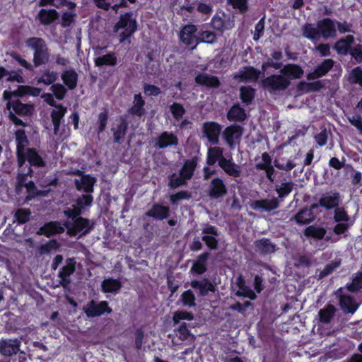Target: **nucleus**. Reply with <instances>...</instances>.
Masks as SVG:
<instances>
[{"instance_id": "f257e3e1", "label": "nucleus", "mask_w": 362, "mask_h": 362, "mask_svg": "<svg viewBox=\"0 0 362 362\" xmlns=\"http://www.w3.org/2000/svg\"><path fill=\"white\" fill-rule=\"evenodd\" d=\"M16 143V157L18 173L16 176L17 186L23 187L26 185L28 177H44L41 171L35 172V169L47 168V161L43 153L34 147H28L30 141L24 129H18L14 132Z\"/></svg>"}, {"instance_id": "f03ea898", "label": "nucleus", "mask_w": 362, "mask_h": 362, "mask_svg": "<svg viewBox=\"0 0 362 362\" xmlns=\"http://www.w3.org/2000/svg\"><path fill=\"white\" fill-rule=\"evenodd\" d=\"M6 108L8 110V117L9 120L16 127H25L28 124L23 122L20 117H30L35 110L33 104L23 103L21 100H10L6 103Z\"/></svg>"}, {"instance_id": "7ed1b4c3", "label": "nucleus", "mask_w": 362, "mask_h": 362, "mask_svg": "<svg viewBox=\"0 0 362 362\" xmlns=\"http://www.w3.org/2000/svg\"><path fill=\"white\" fill-rule=\"evenodd\" d=\"M26 46L33 51V62L35 68L45 65L49 60V52L45 40L39 37H31L25 40Z\"/></svg>"}, {"instance_id": "20e7f679", "label": "nucleus", "mask_w": 362, "mask_h": 362, "mask_svg": "<svg viewBox=\"0 0 362 362\" xmlns=\"http://www.w3.org/2000/svg\"><path fill=\"white\" fill-rule=\"evenodd\" d=\"M132 16L133 13L130 11L122 14L113 28L115 33L117 32L119 29L124 30L119 35V41L120 43L129 39L137 30V22L135 18H132Z\"/></svg>"}, {"instance_id": "39448f33", "label": "nucleus", "mask_w": 362, "mask_h": 362, "mask_svg": "<svg viewBox=\"0 0 362 362\" xmlns=\"http://www.w3.org/2000/svg\"><path fill=\"white\" fill-rule=\"evenodd\" d=\"M291 82L282 74H272L262 79V87L270 93H276L286 90L291 86Z\"/></svg>"}, {"instance_id": "423d86ee", "label": "nucleus", "mask_w": 362, "mask_h": 362, "mask_svg": "<svg viewBox=\"0 0 362 362\" xmlns=\"http://www.w3.org/2000/svg\"><path fill=\"white\" fill-rule=\"evenodd\" d=\"M179 39L190 50L196 49L199 45L197 26L192 23L185 25L180 31Z\"/></svg>"}, {"instance_id": "0eeeda50", "label": "nucleus", "mask_w": 362, "mask_h": 362, "mask_svg": "<svg viewBox=\"0 0 362 362\" xmlns=\"http://www.w3.org/2000/svg\"><path fill=\"white\" fill-rule=\"evenodd\" d=\"M83 310L86 316L91 318L112 313V309L106 300L97 302L95 300H91L83 307Z\"/></svg>"}, {"instance_id": "6e6552de", "label": "nucleus", "mask_w": 362, "mask_h": 362, "mask_svg": "<svg viewBox=\"0 0 362 362\" xmlns=\"http://www.w3.org/2000/svg\"><path fill=\"white\" fill-rule=\"evenodd\" d=\"M202 233L203 234L202 240L207 248L209 250H216L218 248V240L217 238L221 233L218 228L209 223H205L203 225Z\"/></svg>"}, {"instance_id": "1a4fd4ad", "label": "nucleus", "mask_w": 362, "mask_h": 362, "mask_svg": "<svg viewBox=\"0 0 362 362\" xmlns=\"http://www.w3.org/2000/svg\"><path fill=\"white\" fill-rule=\"evenodd\" d=\"M64 226L67 229L70 235H76L80 232H82V234L85 235L93 230V223L90 224L89 219L79 216L74 221L72 224L66 221Z\"/></svg>"}, {"instance_id": "9d476101", "label": "nucleus", "mask_w": 362, "mask_h": 362, "mask_svg": "<svg viewBox=\"0 0 362 362\" xmlns=\"http://www.w3.org/2000/svg\"><path fill=\"white\" fill-rule=\"evenodd\" d=\"M210 25L213 29L222 34L231 30L235 26V21L233 17L222 11L212 17Z\"/></svg>"}, {"instance_id": "9b49d317", "label": "nucleus", "mask_w": 362, "mask_h": 362, "mask_svg": "<svg viewBox=\"0 0 362 362\" xmlns=\"http://www.w3.org/2000/svg\"><path fill=\"white\" fill-rule=\"evenodd\" d=\"M76 261L74 257H69L65 260V264L59 269L58 277L59 278V284L66 288L71 284L70 276L76 272Z\"/></svg>"}, {"instance_id": "f8f14e48", "label": "nucleus", "mask_w": 362, "mask_h": 362, "mask_svg": "<svg viewBox=\"0 0 362 362\" xmlns=\"http://www.w3.org/2000/svg\"><path fill=\"white\" fill-rule=\"evenodd\" d=\"M243 133V128L241 126L232 124L224 129L223 137L227 145L233 149L240 144Z\"/></svg>"}, {"instance_id": "ddd939ff", "label": "nucleus", "mask_w": 362, "mask_h": 362, "mask_svg": "<svg viewBox=\"0 0 362 362\" xmlns=\"http://www.w3.org/2000/svg\"><path fill=\"white\" fill-rule=\"evenodd\" d=\"M341 202V197L340 193L338 192H329L323 194L317 203V209L319 206H321L326 209L327 211H329L332 209H335L338 207Z\"/></svg>"}, {"instance_id": "4468645a", "label": "nucleus", "mask_w": 362, "mask_h": 362, "mask_svg": "<svg viewBox=\"0 0 362 362\" xmlns=\"http://www.w3.org/2000/svg\"><path fill=\"white\" fill-rule=\"evenodd\" d=\"M222 127L216 122L208 121L203 124L202 131L208 141L213 145L219 142V136Z\"/></svg>"}, {"instance_id": "2eb2a0df", "label": "nucleus", "mask_w": 362, "mask_h": 362, "mask_svg": "<svg viewBox=\"0 0 362 362\" xmlns=\"http://www.w3.org/2000/svg\"><path fill=\"white\" fill-rule=\"evenodd\" d=\"M228 189L224 181L221 177L213 178L209 184L208 196L211 199H218L227 194Z\"/></svg>"}, {"instance_id": "dca6fc26", "label": "nucleus", "mask_w": 362, "mask_h": 362, "mask_svg": "<svg viewBox=\"0 0 362 362\" xmlns=\"http://www.w3.org/2000/svg\"><path fill=\"white\" fill-rule=\"evenodd\" d=\"M320 37L325 39L334 38L337 35L335 21L329 18H325L317 22Z\"/></svg>"}, {"instance_id": "f3484780", "label": "nucleus", "mask_w": 362, "mask_h": 362, "mask_svg": "<svg viewBox=\"0 0 362 362\" xmlns=\"http://www.w3.org/2000/svg\"><path fill=\"white\" fill-rule=\"evenodd\" d=\"M316 209H317V204L313 203L309 207L300 209L294 216L293 219L300 226L309 224L316 218V214L314 213Z\"/></svg>"}, {"instance_id": "a211bd4d", "label": "nucleus", "mask_w": 362, "mask_h": 362, "mask_svg": "<svg viewBox=\"0 0 362 362\" xmlns=\"http://www.w3.org/2000/svg\"><path fill=\"white\" fill-rule=\"evenodd\" d=\"M178 144L179 141L177 135L172 132H163L155 139V146L160 149L177 146Z\"/></svg>"}, {"instance_id": "6ab92c4d", "label": "nucleus", "mask_w": 362, "mask_h": 362, "mask_svg": "<svg viewBox=\"0 0 362 362\" xmlns=\"http://www.w3.org/2000/svg\"><path fill=\"white\" fill-rule=\"evenodd\" d=\"M334 65V61L332 59H324L319 65H317L313 71L307 74L308 80H315L325 76Z\"/></svg>"}, {"instance_id": "aec40b11", "label": "nucleus", "mask_w": 362, "mask_h": 362, "mask_svg": "<svg viewBox=\"0 0 362 362\" xmlns=\"http://www.w3.org/2000/svg\"><path fill=\"white\" fill-rule=\"evenodd\" d=\"M64 232V227L58 221H49L45 223L37 231L39 235H45L47 238H50L54 235L62 234Z\"/></svg>"}, {"instance_id": "412c9836", "label": "nucleus", "mask_w": 362, "mask_h": 362, "mask_svg": "<svg viewBox=\"0 0 362 362\" xmlns=\"http://www.w3.org/2000/svg\"><path fill=\"white\" fill-rule=\"evenodd\" d=\"M190 286L193 289L199 291V296H206L209 292L214 293L216 291V286L207 278L192 280Z\"/></svg>"}, {"instance_id": "4be33fe9", "label": "nucleus", "mask_w": 362, "mask_h": 362, "mask_svg": "<svg viewBox=\"0 0 362 362\" xmlns=\"http://www.w3.org/2000/svg\"><path fill=\"white\" fill-rule=\"evenodd\" d=\"M195 83L207 88H218L221 86L219 78L206 73L198 74L194 78Z\"/></svg>"}, {"instance_id": "5701e85b", "label": "nucleus", "mask_w": 362, "mask_h": 362, "mask_svg": "<svg viewBox=\"0 0 362 362\" xmlns=\"http://www.w3.org/2000/svg\"><path fill=\"white\" fill-rule=\"evenodd\" d=\"M209 257L210 253L209 252H204L198 255L190 268V273L197 275L204 274L207 271V262Z\"/></svg>"}, {"instance_id": "b1692460", "label": "nucleus", "mask_w": 362, "mask_h": 362, "mask_svg": "<svg viewBox=\"0 0 362 362\" xmlns=\"http://www.w3.org/2000/svg\"><path fill=\"white\" fill-rule=\"evenodd\" d=\"M254 249L261 255H267L274 253L276 250V246L270 239L262 238L254 242Z\"/></svg>"}, {"instance_id": "393cba45", "label": "nucleus", "mask_w": 362, "mask_h": 362, "mask_svg": "<svg viewBox=\"0 0 362 362\" xmlns=\"http://www.w3.org/2000/svg\"><path fill=\"white\" fill-rule=\"evenodd\" d=\"M262 72L252 66H246L243 70H240L239 73L234 75L233 78H240L242 81H257Z\"/></svg>"}, {"instance_id": "a878e982", "label": "nucleus", "mask_w": 362, "mask_h": 362, "mask_svg": "<svg viewBox=\"0 0 362 362\" xmlns=\"http://www.w3.org/2000/svg\"><path fill=\"white\" fill-rule=\"evenodd\" d=\"M251 206L254 210L262 209L267 212H270L280 206V201L276 197H272L271 199H259L254 201Z\"/></svg>"}, {"instance_id": "bb28decb", "label": "nucleus", "mask_w": 362, "mask_h": 362, "mask_svg": "<svg viewBox=\"0 0 362 362\" xmlns=\"http://www.w3.org/2000/svg\"><path fill=\"white\" fill-rule=\"evenodd\" d=\"M170 207L156 203L146 212V216L156 220H164L170 216Z\"/></svg>"}, {"instance_id": "cd10ccee", "label": "nucleus", "mask_w": 362, "mask_h": 362, "mask_svg": "<svg viewBox=\"0 0 362 362\" xmlns=\"http://www.w3.org/2000/svg\"><path fill=\"white\" fill-rule=\"evenodd\" d=\"M280 73L291 81L293 79L300 78L303 75L302 67L296 64H287L281 68Z\"/></svg>"}, {"instance_id": "c85d7f7f", "label": "nucleus", "mask_w": 362, "mask_h": 362, "mask_svg": "<svg viewBox=\"0 0 362 362\" xmlns=\"http://www.w3.org/2000/svg\"><path fill=\"white\" fill-rule=\"evenodd\" d=\"M228 176L233 177H239L241 175V168L236 164L233 158H225L220 163L219 166Z\"/></svg>"}, {"instance_id": "c756f323", "label": "nucleus", "mask_w": 362, "mask_h": 362, "mask_svg": "<svg viewBox=\"0 0 362 362\" xmlns=\"http://www.w3.org/2000/svg\"><path fill=\"white\" fill-rule=\"evenodd\" d=\"M339 305L344 314H351L356 313L359 307L354 297L347 294L346 296H341L339 301Z\"/></svg>"}, {"instance_id": "7c9ffc66", "label": "nucleus", "mask_w": 362, "mask_h": 362, "mask_svg": "<svg viewBox=\"0 0 362 362\" xmlns=\"http://www.w3.org/2000/svg\"><path fill=\"white\" fill-rule=\"evenodd\" d=\"M145 104L146 103L141 93L135 94L134 95L133 105L128 109L127 112L129 115L141 117L146 113Z\"/></svg>"}, {"instance_id": "2f4dec72", "label": "nucleus", "mask_w": 362, "mask_h": 362, "mask_svg": "<svg viewBox=\"0 0 362 362\" xmlns=\"http://www.w3.org/2000/svg\"><path fill=\"white\" fill-rule=\"evenodd\" d=\"M262 162L256 164V168L257 170H264L266 176L270 182L274 181L273 175L275 173V170L272 165V158L269 154L264 152L262 154Z\"/></svg>"}, {"instance_id": "473e14b6", "label": "nucleus", "mask_w": 362, "mask_h": 362, "mask_svg": "<svg viewBox=\"0 0 362 362\" xmlns=\"http://www.w3.org/2000/svg\"><path fill=\"white\" fill-rule=\"evenodd\" d=\"M21 342L15 339H8L1 341L0 353L6 356L16 354L20 350Z\"/></svg>"}, {"instance_id": "72a5a7b5", "label": "nucleus", "mask_w": 362, "mask_h": 362, "mask_svg": "<svg viewBox=\"0 0 362 362\" xmlns=\"http://www.w3.org/2000/svg\"><path fill=\"white\" fill-rule=\"evenodd\" d=\"M59 17V13L54 8H41L37 16L40 23L44 25H49L57 20Z\"/></svg>"}, {"instance_id": "f704fd0d", "label": "nucleus", "mask_w": 362, "mask_h": 362, "mask_svg": "<svg viewBox=\"0 0 362 362\" xmlns=\"http://www.w3.org/2000/svg\"><path fill=\"white\" fill-rule=\"evenodd\" d=\"M354 42V37L351 35H348L345 37L337 40L333 47L338 54L345 56L349 53Z\"/></svg>"}, {"instance_id": "c9c22d12", "label": "nucleus", "mask_w": 362, "mask_h": 362, "mask_svg": "<svg viewBox=\"0 0 362 362\" xmlns=\"http://www.w3.org/2000/svg\"><path fill=\"white\" fill-rule=\"evenodd\" d=\"M96 182V178L90 175H84L80 180H75V185L78 190H83L86 193H91L93 192L94 185Z\"/></svg>"}, {"instance_id": "e433bc0d", "label": "nucleus", "mask_w": 362, "mask_h": 362, "mask_svg": "<svg viewBox=\"0 0 362 362\" xmlns=\"http://www.w3.org/2000/svg\"><path fill=\"white\" fill-rule=\"evenodd\" d=\"M129 128V123L127 119L124 117H121L119 123L116 127H112L111 131L112 132L114 141L115 143H121V140L126 135Z\"/></svg>"}, {"instance_id": "4c0bfd02", "label": "nucleus", "mask_w": 362, "mask_h": 362, "mask_svg": "<svg viewBox=\"0 0 362 362\" xmlns=\"http://www.w3.org/2000/svg\"><path fill=\"white\" fill-rule=\"evenodd\" d=\"M56 110H52L50 114L52 122L54 126V132L56 134L60 127L61 121L67 112V108L62 104H58Z\"/></svg>"}, {"instance_id": "58836bf2", "label": "nucleus", "mask_w": 362, "mask_h": 362, "mask_svg": "<svg viewBox=\"0 0 362 362\" xmlns=\"http://www.w3.org/2000/svg\"><path fill=\"white\" fill-rule=\"evenodd\" d=\"M326 233L327 230L325 228L315 226H309L304 230V235L307 238H313L317 240L325 238L328 242L331 240V237L329 235L325 237Z\"/></svg>"}, {"instance_id": "ea45409f", "label": "nucleus", "mask_w": 362, "mask_h": 362, "mask_svg": "<svg viewBox=\"0 0 362 362\" xmlns=\"http://www.w3.org/2000/svg\"><path fill=\"white\" fill-rule=\"evenodd\" d=\"M246 117L245 110L239 103L233 105L227 112V119L230 122H243Z\"/></svg>"}, {"instance_id": "a19ab883", "label": "nucleus", "mask_w": 362, "mask_h": 362, "mask_svg": "<svg viewBox=\"0 0 362 362\" xmlns=\"http://www.w3.org/2000/svg\"><path fill=\"white\" fill-rule=\"evenodd\" d=\"M323 87L324 84L321 81H315L313 82L301 81L296 86L298 92L303 93L317 92L320 91Z\"/></svg>"}, {"instance_id": "79ce46f5", "label": "nucleus", "mask_w": 362, "mask_h": 362, "mask_svg": "<svg viewBox=\"0 0 362 362\" xmlns=\"http://www.w3.org/2000/svg\"><path fill=\"white\" fill-rule=\"evenodd\" d=\"M198 157L194 156L191 159L186 160L182 167L180 175L187 180H190L198 164Z\"/></svg>"}, {"instance_id": "37998d69", "label": "nucleus", "mask_w": 362, "mask_h": 362, "mask_svg": "<svg viewBox=\"0 0 362 362\" xmlns=\"http://www.w3.org/2000/svg\"><path fill=\"white\" fill-rule=\"evenodd\" d=\"M63 83L69 90H74L76 88L78 83V75L74 69L65 70L61 75Z\"/></svg>"}, {"instance_id": "c03bdc74", "label": "nucleus", "mask_w": 362, "mask_h": 362, "mask_svg": "<svg viewBox=\"0 0 362 362\" xmlns=\"http://www.w3.org/2000/svg\"><path fill=\"white\" fill-rule=\"evenodd\" d=\"M226 158L223 156V149L219 146L210 147L208 149L206 163L209 165H214L217 161L220 166V163Z\"/></svg>"}, {"instance_id": "a18cd8bd", "label": "nucleus", "mask_w": 362, "mask_h": 362, "mask_svg": "<svg viewBox=\"0 0 362 362\" xmlns=\"http://www.w3.org/2000/svg\"><path fill=\"white\" fill-rule=\"evenodd\" d=\"M271 56L272 59H269L267 62H264L262 64V71L264 72L268 68H274L275 69H279L283 66V64L280 61L283 57L282 52L279 51H274Z\"/></svg>"}, {"instance_id": "49530a36", "label": "nucleus", "mask_w": 362, "mask_h": 362, "mask_svg": "<svg viewBox=\"0 0 362 362\" xmlns=\"http://www.w3.org/2000/svg\"><path fill=\"white\" fill-rule=\"evenodd\" d=\"M122 283L119 279L113 278L105 279L101 284V290L103 293H118L122 288Z\"/></svg>"}, {"instance_id": "de8ad7c7", "label": "nucleus", "mask_w": 362, "mask_h": 362, "mask_svg": "<svg viewBox=\"0 0 362 362\" xmlns=\"http://www.w3.org/2000/svg\"><path fill=\"white\" fill-rule=\"evenodd\" d=\"M94 64L97 67H101L103 66H116L117 64V59L115 52H110L106 54L95 58Z\"/></svg>"}, {"instance_id": "09e8293b", "label": "nucleus", "mask_w": 362, "mask_h": 362, "mask_svg": "<svg viewBox=\"0 0 362 362\" xmlns=\"http://www.w3.org/2000/svg\"><path fill=\"white\" fill-rule=\"evenodd\" d=\"M337 309L333 305L327 304L319 310V320L322 323L328 324L335 315Z\"/></svg>"}, {"instance_id": "8fccbe9b", "label": "nucleus", "mask_w": 362, "mask_h": 362, "mask_svg": "<svg viewBox=\"0 0 362 362\" xmlns=\"http://www.w3.org/2000/svg\"><path fill=\"white\" fill-rule=\"evenodd\" d=\"M255 96V89L250 86H243L240 88V98L242 103L248 105L252 103Z\"/></svg>"}, {"instance_id": "3c124183", "label": "nucleus", "mask_w": 362, "mask_h": 362, "mask_svg": "<svg viewBox=\"0 0 362 362\" xmlns=\"http://www.w3.org/2000/svg\"><path fill=\"white\" fill-rule=\"evenodd\" d=\"M346 288L351 293H358L362 290V268L354 274L351 282L346 284Z\"/></svg>"}, {"instance_id": "603ef678", "label": "nucleus", "mask_w": 362, "mask_h": 362, "mask_svg": "<svg viewBox=\"0 0 362 362\" xmlns=\"http://www.w3.org/2000/svg\"><path fill=\"white\" fill-rule=\"evenodd\" d=\"M294 183L292 182H282L280 185H276L275 191L278 194V199L284 200L293 191Z\"/></svg>"}, {"instance_id": "864d4df0", "label": "nucleus", "mask_w": 362, "mask_h": 362, "mask_svg": "<svg viewBox=\"0 0 362 362\" xmlns=\"http://www.w3.org/2000/svg\"><path fill=\"white\" fill-rule=\"evenodd\" d=\"M333 219L336 223H354L344 206H339L334 210Z\"/></svg>"}, {"instance_id": "5fc2aeb1", "label": "nucleus", "mask_w": 362, "mask_h": 362, "mask_svg": "<svg viewBox=\"0 0 362 362\" xmlns=\"http://www.w3.org/2000/svg\"><path fill=\"white\" fill-rule=\"evenodd\" d=\"M217 41V35L214 31L200 30L198 31V42L213 45Z\"/></svg>"}, {"instance_id": "6e6d98bb", "label": "nucleus", "mask_w": 362, "mask_h": 362, "mask_svg": "<svg viewBox=\"0 0 362 362\" xmlns=\"http://www.w3.org/2000/svg\"><path fill=\"white\" fill-rule=\"evenodd\" d=\"M31 216L30 209L20 208L16 210L13 217V222H17L18 225H22L29 221Z\"/></svg>"}, {"instance_id": "4d7b16f0", "label": "nucleus", "mask_w": 362, "mask_h": 362, "mask_svg": "<svg viewBox=\"0 0 362 362\" xmlns=\"http://www.w3.org/2000/svg\"><path fill=\"white\" fill-rule=\"evenodd\" d=\"M57 73L54 71L46 70L45 71L40 77L37 79L38 84L43 83L45 86H49L54 83L57 80Z\"/></svg>"}, {"instance_id": "13d9d810", "label": "nucleus", "mask_w": 362, "mask_h": 362, "mask_svg": "<svg viewBox=\"0 0 362 362\" xmlns=\"http://www.w3.org/2000/svg\"><path fill=\"white\" fill-rule=\"evenodd\" d=\"M108 119H109L108 110L105 108L103 112H100L98 114V120H97L98 129H97V132H98V134H100V133H103V132H105V129L107 127V124Z\"/></svg>"}, {"instance_id": "bf43d9fd", "label": "nucleus", "mask_w": 362, "mask_h": 362, "mask_svg": "<svg viewBox=\"0 0 362 362\" xmlns=\"http://www.w3.org/2000/svg\"><path fill=\"white\" fill-rule=\"evenodd\" d=\"M49 89L53 93L54 96L59 100H63L67 93L65 86L59 83L52 84Z\"/></svg>"}, {"instance_id": "052dcab7", "label": "nucleus", "mask_w": 362, "mask_h": 362, "mask_svg": "<svg viewBox=\"0 0 362 362\" xmlns=\"http://www.w3.org/2000/svg\"><path fill=\"white\" fill-rule=\"evenodd\" d=\"M192 198V193L187 190H181L170 196V202L173 205H177L182 199L189 200Z\"/></svg>"}, {"instance_id": "680f3d73", "label": "nucleus", "mask_w": 362, "mask_h": 362, "mask_svg": "<svg viewBox=\"0 0 362 362\" xmlns=\"http://www.w3.org/2000/svg\"><path fill=\"white\" fill-rule=\"evenodd\" d=\"M170 110L174 119L177 121L181 119L183 115L186 113V110L184 106L179 103H173L170 106Z\"/></svg>"}, {"instance_id": "e2e57ef3", "label": "nucleus", "mask_w": 362, "mask_h": 362, "mask_svg": "<svg viewBox=\"0 0 362 362\" xmlns=\"http://www.w3.org/2000/svg\"><path fill=\"white\" fill-rule=\"evenodd\" d=\"M180 299L184 306L194 307L196 305L195 296L190 289L184 291L181 294Z\"/></svg>"}, {"instance_id": "0e129e2a", "label": "nucleus", "mask_w": 362, "mask_h": 362, "mask_svg": "<svg viewBox=\"0 0 362 362\" xmlns=\"http://www.w3.org/2000/svg\"><path fill=\"white\" fill-rule=\"evenodd\" d=\"M344 160V158H343V161H340L338 158L332 157L329 160V165L338 170L344 167L347 170L354 171V167L351 164H345Z\"/></svg>"}, {"instance_id": "69168bd1", "label": "nucleus", "mask_w": 362, "mask_h": 362, "mask_svg": "<svg viewBox=\"0 0 362 362\" xmlns=\"http://www.w3.org/2000/svg\"><path fill=\"white\" fill-rule=\"evenodd\" d=\"M11 57L16 60L19 65H21L22 67L25 68L26 70L30 71H34V65L31 64L30 62H28L27 60L23 59L19 54L15 52H12L10 53Z\"/></svg>"}, {"instance_id": "338daca9", "label": "nucleus", "mask_w": 362, "mask_h": 362, "mask_svg": "<svg viewBox=\"0 0 362 362\" xmlns=\"http://www.w3.org/2000/svg\"><path fill=\"white\" fill-rule=\"evenodd\" d=\"M82 209L76 203L72 205L71 208H68L64 211V214L68 218H71L74 221L78 217L81 216L82 214Z\"/></svg>"}, {"instance_id": "774afa93", "label": "nucleus", "mask_w": 362, "mask_h": 362, "mask_svg": "<svg viewBox=\"0 0 362 362\" xmlns=\"http://www.w3.org/2000/svg\"><path fill=\"white\" fill-rule=\"evenodd\" d=\"M349 81L362 86V68L361 66H356L351 70Z\"/></svg>"}]
</instances>
